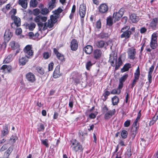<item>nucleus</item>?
Segmentation results:
<instances>
[{
  "label": "nucleus",
  "instance_id": "4468645a",
  "mask_svg": "<svg viewBox=\"0 0 158 158\" xmlns=\"http://www.w3.org/2000/svg\"><path fill=\"white\" fill-rule=\"evenodd\" d=\"M78 45L77 41L75 39H73L70 44V48L73 51H76L78 47Z\"/></svg>",
  "mask_w": 158,
  "mask_h": 158
},
{
  "label": "nucleus",
  "instance_id": "7ed1b4c3",
  "mask_svg": "<svg viewBox=\"0 0 158 158\" xmlns=\"http://www.w3.org/2000/svg\"><path fill=\"white\" fill-rule=\"evenodd\" d=\"M130 28V27L129 26H125L122 28L121 31L123 33L120 35L121 38H125L126 40L130 37L132 32L129 30Z\"/></svg>",
  "mask_w": 158,
  "mask_h": 158
},
{
  "label": "nucleus",
  "instance_id": "13d9d810",
  "mask_svg": "<svg viewBox=\"0 0 158 158\" xmlns=\"http://www.w3.org/2000/svg\"><path fill=\"white\" fill-rule=\"evenodd\" d=\"M121 92L120 90H119L118 91L116 89H113L111 92V94H120Z\"/></svg>",
  "mask_w": 158,
  "mask_h": 158
},
{
  "label": "nucleus",
  "instance_id": "9d476101",
  "mask_svg": "<svg viewBox=\"0 0 158 158\" xmlns=\"http://www.w3.org/2000/svg\"><path fill=\"white\" fill-rule=\"evenodd\" d=\"M13 35V33L9 30L6 31L4 35V40L5 42H8Z\"/></svg>",
  "mask_w": 158,
  "mask_h": 158
},
{
  "label": "nucleus",
  "instance_id": "f8f14e48",
  "mask_svg": "<svg viewBox=\"0 0 158 158\" xmlns=\"http://www.w3.org/2000/svg\"><path fill=\"white\" fill-rule=\"evenodd\" d=\"M53 52L56 55L57 58L59 60L62 62L65 61V59L64 55L59 52L56 48H53Z\"/></svg>",
  "mask_w": 158,
  "mask_h": 158
},
{
  "label": "nucleus",
  "instance_id": "0eeeda50",
  "mask_svg": "<svg viewBox=\"0 0 158 158\" xmlns=\"http://www.w3.org/2000/svg\"><path fill=\"white\" fill-rule=\"evenodd\" d=\"M31 45H27L24 48L23 51L25 54V55H27L28 56H30L31 58L32 57L33 52L31 50Z\"/></svg>",
  "mask_w": 158,
  "mask_h": 158
},
{
  "label": "nucleus",
  "instance_id": "e2e57ef3",
  "mask_svg": "<svg viewBox=\"0 0 158 158\" xmlns=\"http://www.w3.org/2000/svg\"><path fill=\"white\" fill-rule=\"evenodd\" d=\"M131 123V121L130 120H127L124 123V126L125 127H128Z\"/></svg>",
  "mask_w": 158,
  "mask_h": 158
},
{
  "label": "nucleus",
  "instance_id": "3c124183",
  "mask_svg": "<svg viewBox=\"0 0 158 158\" xmlns=\"http://www.w3.org/2000/svg\"><path fill=\"white\" fill-rule=\"evenodd\" d=\"M48 9L47 8L42 9L41 10V13L43 15H46L48 12Z\"/></svg>",
  "mask_w": 158,
  "mask_h": 158
},
{
  "label": "nucleus",
  "instance_id": "423d86ee",
  "mask_svg": "<svg viewBox=\"0 0 158 158\" xmlns=\"http://www.w3.org/2000/svg\"><path fill=\"white\" fill-rule=\"evenodd\" d=\"M124 14V9L121 8L118 12H114L113 16V19L114 22L118 21L122 17Z\"/></svg>",
  "mask_w": 158,
  "mask_h": 158
},
{
  "label": "nucleus",
  "instance_id": "f257e3e1",
  "mask_svg": "<svg viewBox=\"0 0 158 158\" xmlns=\"http://www.w3.org/2000/svg\"><path fill=\"white\" fill-rule=\"evenodd\" d=\"M69 145L73 151L77 152H82L83 148L81 143L75 139H72L69 142Z\"/></svg>",
  "mask_w": 158,
  "mask_h": 158
},
{
  "label": "nucleus",
  "instance_id": "603ef678",
  "mask_svg": "<svg viewBox=\"0 0 158 158\" xmlns=\"http://www.w3.org/2000/svg\"><path fill=\"white\" fill-rule=\"evenodd\" d=\"M139 119H136L135 122L133 123L132 127H135L139 128V123H138V120Z\"/></svg>",
  "mask_w": 158,
  "mask_h": 158
},
{
  "label": "nucleus",
  "instance_id": "4d7b16f0",
  "mask_svg": "<svg viewBox=\"0 0 158 158\" xmlns=\"http://www.w3.org/2000/svg\"><path fill=\"white\" fill-rule=\"evenodd\" d=\"M17 139V137L16 136H12L10 138V140L12 143H15Z\"/></svg>",
  "mask_w": 158,
  "mask_h": 158
},
{
  "label": "nucleus",
  "instance_id": "de8ad7c7",
  "mask_svg": "<svg viewBox=\"0 0 158 158\" xmlns=\"http://www.w3.org/2000/svg\"><path fill=\"white\" fill-rule=\"evenodd\" d=\"M47 23L48 26L49 28L52 27L54 26V24L55 23L53 22H52L50 19L48 20Z\"/></svg>",
  "mask_w": 158,
  "mask_h": 158
},
{
  "label": "nucleus",
  "instance_id": "39448f33",
  "mask_svg": "<svg viewBox=\"0 0 158 158\" xmlns=\"http://www.w3.org/2000/svg\"><path fill=\"white\" fill-rule=\"evenodd\" d=\"M127 53L128 58L132 60H134L135 58L136 52V49L134 47L128 48Z\"/></svg>",
  "mask_w": 158,
  "mask_h": 158
},
{
  "label": "nucleus",
  "instance_id": "c756f323",
  "mask_svg": "<svg viewBox=\"0 0 158 158\" xmlns=\"http://www.w3.org/2000/svg\"><path fill=\"white\" fill-rule=\"evenodd\" d=\"M131 64L129 63H127L123 66V68L121 69V71L122 73L127 71L131 67Z\"/></svg>",
  "mask_w": 158,
  "mask_h": 158
},
{
  "label": "nucleus",
  "instance_id": "dca6fc26",
  "mask_svg": "<svg viewBox=\"0 0 158 158\" xmlns=\"http://www.w3.org/2000/svg\"><path fill=\"white\" fill-rule=\"evenodd\" d=\"M154 66L152 65L149 69V71L148 72V83L149 84H151L152 81V74L153 71L154 69Z\"/></svg>",
  "mask_w": 158,
  "mask_h": 158
},
{
  "label": "nucleus",
  "instance_id": "a19ab883",
  "mask_svg": "<svg viewBox=\"0 0 158 158\" xmlns=\"http://www.w3.org/2000/svg\"><path fill=\"white\" fill-rule=\"evenodd\" d=\"M13 150V147H10L5 152L6 155L7 156H9Z\"/></svg>",
  "mask_w": 158,
  "mask_h": 158
},
{
  "label": "nucleus",
  "instance_id": "bb28decb",
  "mask_svg": "<svg viewBox=\"0 0 158 158\" xmlns=\"http://www.w3.org/2000/svg\"><path fill=\"white\" fill-rule=\"evenodd\" d=\"M1 70H3L4 71L7 70L9 73L12 71V67L11 66L6 64L3 65L1 68Z\"/></svg>",
  "mask_w": 158,
  "mask_h": 158
},
{
  "label": "nucleus",
  "instance_id": "c03bdc74",
  "mask_svg": "<svg viewBox=\"0 0 158 158\" xmlns=\"http://www.w3.org/2000/svg\"><path fill=\"white\" fill-rule=\"evenodd\" d=\"M139 128H136L135 127H132L131 129V132L132 135H133L134 137L137 132V131L138 130Z\"/></svg>",
  "mask_w": 158,
  "mask_h": 158
},
{
  "label": "nucleus",
  "instance_id": "ea45409f",
  "mask_svg": "<svg viewBox=\"0 0 158 158\" xmlns=\"http://www.w3.org/2000/svg\"><path fill=\"white\" fill-rule=\"evenodd\" d=\"M102 109V112L103 113L105 114L107 111H108V108L106 105L103 104L101 107Z\"/></svg>",
  "mask_w": 158,
  "mask_h": 158
},
{
  "label": "nucleus",
  "instance_id": "8fccbe9b",
  "mask_svg": "<svg viewBox=\"0 0 158 158\" xmlns=\"http://www.w3.org/2000/svg\"><path fill=\"white\" fill-rule=\"evenodd\" d=\"M158 34L156 32L154 33L152 35L151 40L157 41Z\"/></svg>",
  "mask_w": 158,
  "mask_h": 158
},
{
  "label": "nucleus",
  "instance_id": "e433bc0d",
  "mask_svg": "<svg viewBox=\"0 0 158 158\" xmlns=\"http://www.w3.org/2000/svg\"><path fill=\"white\" fill-rule=\"evenodd\" d=\"M59 17L58 16L54 14L51 16L50 19L55 23L57 22V19Z\"/></svg>",
  "mask_w": 158,
  "mask_h": 158
},
{
  "label": "nucleus",
  "instance_id": "6e6552de",
  "mask_svg": "<svg viewBox=\"0 0 158 158\" xmlns=\"http://www.w3.org/2000/svg\"><path fill=\"white\" fill-rule=\"evenodd\" d=\"M26 78L28 81L31 83H33L36 80L35 75L31 72L27 73L26 75Z\"/></svg>",
  "mask_w": 158,
  "mask_h": 158
},
{
  "label": "nucleus",
  "instance_id": "1a4fd4ad",
  "mask_svg": "<svg viewBox=\"0 0 158 158\" xmlns=\"http://www.w3.org/2000/svg\"><path fill=\"white\" fill-rule=\"evenodd\" d=\"M86 11V6L83 3L80 5L79 9V14L81 17H84Z\"/></svg>",
  "mask_w": 158,
  "mask_h": 158
},
{
  "label": "nucleus",
  "instance_id": "680f3d73",
  "mask_svg": "<svg viewBox=\"0 0 158 158\" xmlns=\"http://www.w3.org/2000/svg\"><path fill=\"white\" fill-rule=\"evenodd\" d=\"M101 23L100 20H98L96 23V27L98 29H100L101 28Z\"/></svg>",
  "mask_w": 158,
  "mask_h": 158
},
{
  "label": "nucleus",
  "instance_id": "473e14b6",
  "mask_svg": "<svg viewBox=\"0 0 158 158\" xmlns=\"http://www.w3.org/2000/svg\"><path fill=\"white\" fill-rule=\"evenodd\" d=\"M13 19L14 20L15 24L17 26L19 27L20 25V19L19 18L14 16Z\"/></svg>",
  "mask_w": 158,
  "mask_h": 158
},
{
  "label": "nucleus",
  "instance_id": "bf43d9fd",
  "mask_svg": "<svg viewBox=\"0 0 158 158\" xmlns=\"http://www.w3.org/2000/svg\"><path fill=\"white\" fill-rule=\"evenodd\" d=\"M43 56L45 59H47L50 57V55L48 52H45L44 53Z\"/></svg>",
  "mask_w": 158,
  "mask_h": 158
},
{
  "label": "nucleus",
  "instance_id": "864d4df0",
  "mask_svg": "<svg viewBox=\"0 0 158 158\" xmlns=\"http://www.w3.org/2000/svg\"><path fill=\"white\" fill-rule=\"evenodd\" d=\"M37 70L38 72L41 75H43L44 74V69L41 67H39L37 68Z\"/></svg>",
  "mask_w": 158,
  "mask_h": 158
},
{
  "label": "nucleus",
  "instance_id": "9b49d317",
  "mask_svg": "<svg viewBox=\"0 0 158 158\" xmlns=\"http://www.w3.org/2000/svg\"><path fill=\"white\" fill-rule=\"evenodd\" d=\"M30 56H28L27 55H26L24 57H22L19 59V64L20 65H24L28 62V59L31 58Z\"/></svg>",
  "mask_w": 158,
  "mask_h": 158
},
{
  "label": "nucleus",
  "instance_id": "a211bd4d",
  "mask_svg": "<svg viewBox=\"0 0 158 158\" xmlns=\"http://www.w3.org/2000/svg\"><path fill=\"white\" fill-rule=\"evenodd\" d=\"M102 53V51L100 49L95 50L93 53L94 58L96 59H99L101 56Z\"/></svg>",
  "mask_w": 158,
  "mask_h": 158
},
{
  "label": "nucleus",
  "instance_id": "ddd939ff",
  "mask_svg": "<svg viewBox=\"0 0 158 158\" xmlns=\"http://www.w3.org/2000/svg\"><path fill=\"white\" fill-rule=\"evenodd\" d=\"M99 11L101 13H105L107 12L108 7L107 5L105 3L102 4L98 7Z\"/></svg>",
  "mask_w": 158,
  "mask_h": 158
},
{
  "label": "nucleus",
  "instance_id": "4c0bfd02",
  "mask_svg": "<svg viewBox=\"0 0 158 158\" xmlns=\"http://www.w3.org/2000/svg\"><path fill=\"white\" fill-rule=\"evenodd\" d=\"M38 2L36 0H31L30 2V6L33 7H35L37 6Z\"/></svg>",
  "mask_w": 158,
  "mask_h": 158
},
{
  "label": "nucleus",
  "instance_id": "a18cd8bd",
  "mask_svg": "<svg viewBox=\"0 0 158 158\" xmlns=\"http://www.w3.org/2000/svg\"><path fill=\"white\" fill-rule=\"evenodd\" d=\"M42 143L44 145L45 147L48 148L49 146V144L48 143V140L47 139H45L44 140H41Z\"/></svg>",
  "mask_w": 158,
  "mask_h": 158
},
{
  "label": "nucleus",
  "instance_id": "a878e982",
  "mask_svg": "<svg viewBox=\"0 0 158 158\" xmlns=\"http://www.w3.org/2000/svg\"><path fill=\"white\" fill-rule=\"evenodd\" d=\"M18 3L24 9H26L27 7V0H19Z\"/></svg>",
  "mask_w": 158,
  "mask_h": 158
},
{
  "label": "nucleus",
  "instance_id": "0e129e2a",
  "mask_svg": "<svg viewBox=\"0 0 158 158\" xmlns=\"http://www.w3.org/2000/svg\"><path fill=\"white\" fill-rule=\"evenodd\" d=\"M54 65V64L53 62H51L48 64V69L49 71L52 70Z\"/></svg>",
  "mask_w": 158,
  "mask_h": 158
},
{
  "label": "nucleus",
  "instance_id": "79ce46f5",
  "mask_svg": "<svg viewBox=\"0 0 158 158\" xmlns=\"http://www.w3.org/2000/svg\"><path fill=\"white\" fill-rule=\"evenodd\" d=\"M128 76L127 74H125L120 78L119 80V81L123 83L127 79Z\"/></svg>",
  "mask_w": 158,
  "mask_h": 158
},
{
  "label": "nucleus",
  "instance_id": "6ab92c4d",
  "mask_svg": "<svg viewBox=\"0 0 158 158\" xmlns=\"http://www.w3.org/2000/svg\"><path fill=\"white\" fill-rule=\"evenodd\" d=\"M130 20L131 23H136L139 20V17L135 14H132L130 16Z\"/></svg>",
  "mask_w": 158,
  "mask_h": 158
},
{
  "label": "nucleus",
  "instance_id": "c85d7f7f",
  "mask_svg": "<svg viewBox=\"0 0 158 158\" xmlns=\"http://www.w3.org/2000/svg\"><path fill=\"white\" fill-rule=\"evenodd\" d=\"M110 94V92L107 90H105L104 93L102 95V99L103 101H105L108 98V97Z\"/></svg>",
  "mask_w": 158,
  "mask_h": 158
},
{
  "label": "nucleus",
  "instance_id": "2eb2a0df",
  "mask_svg": "<svg viewBox=\"0 0 158 158\" xmlns=\"http://www.w3.org/2000/svg\"><path fill=\"white\" fill-rule=\"evenodd\" d=\"M154 66L152 65L149 69V71L148 72V83L149 84H151L152 81V74L153 71L154 69Z\"/></svg>",
  "mask_w": 158,
  "mask_h": 158
},
{
  "label": "nucleus",
  "instance_id": "20e7f679",
  "mask_svg": "<svg viewBox=\"0 0 158 158\" xmlns=\"http://www.w3.org/2000/svg\"><path fill=\"white\" fill-rule=\"evenodd\" d=\"M112 54H110V60H111L112 61L111 62V64H114V60L116 61V63L115 64V69L116 70H117L118 69L119 67L122 64V60L121 58L120 57H119L118 58V60L117 61V57L116 56H115L114 57L112 56Z\"/></svg>",
  "mask_w": 158,
  "mask_h": 158
},
{
  "label": "nucleus",
  "instance_id": "72a5a7b5",
  "mask_svg": "<svg viewBox=\"0 0 158 158\" xmlns=\"http://www.w3.org/2000/svg\"><path fill=\"white\" fill-rule=\"evenodd\" d=\"M109 35L108 33L102 32L100 33L98 35V37L102 39H106L108 38Z\"/></svg>",
  "mask_w": 158,
  "mask_h": 158
},
{
  "label": "nucleus",
  "instance_id": "393cba45",
  "mask_svg": "<svg viewBox=\"0 0 158 158\" xmlns=\"http://www.w3.org/2000/svg\"><path fill=\"white\" fill-rule=\"evenodd\" d=\"M158 23V18H153L150 24V26L152 28H156Z\"/></svg>",
  "mask_w": 158,
  "mask_h": 158
},
{
  "label": "nucleus",
  "instance_id": "c9c22d12",
  "mask_svg": "<svg viewBox=\"0 0 158 158\" xmlns=\"http://www.w3.org/2000/svg\"><path fill=\"white\" fill-rule=\"evenodd\" d=\"M140 75L139 68V66H138L134 73V78H135V79H139Z\"/></svg>",
  "mask_w": 158,
  "mask_h": 158
},
{
  "label": "nucleus",
  "instance_id": "774afa93",
  "mask_svg": "<svg viewBox=\"0 0 158 158\" xmlns=\"http://www.w3.org/2000/svg\"><path fill=\"white\" fill-rule=\"evenodd\" d=\"M147 29L145 27H142L140 29V31L141 34H143L147 31Z\"/></svg>",
  "mask_w": 158,
  "mask_h": 158
},
{
  "label": "nucleus",
  "instance_id": "49530a36",
  "mask_svg": "<svg viewBox=\"0 0 158 158\" xmlns=\"http://www.w3.org/2000/svg\"><path fill=\"white\" fill-rule=\"evenodd\" d=\"M98 113V112L97 111H95L94 113H92L89 114V117L90 118H96Z\"/></svg>",
  "mask_w": 158,
  "mask_h": 158
},
{
  "label": "nucleus",
  "instance_id": "5701e85b",
  "mask_svg": "<svg viewBox=\"0 0 158 158\" xmlns=\"http://www.w3.org/2000/svg\"><path fill=\"white\" fill-rule=\"evenodd\" d=\"M56 0H51L49 1L48 3L49 9L51 10L56 7Z\"/></svg>",
  "mask_w": 158,
  "mask_h": 158
},
{
  "label": "nucleus",
  "instance_id": "09e8293b",
  "mask_svg": "<svg viewBox=\"0 0 158 158\" xmlns=\"http://www.w3.org/2000/svg\"><path fill=\"white\" fill-rule=\"evenodd\" d=\"M107 24L109 26H111L113 24V21L111 17L107 18Z\"/></svg>",
  "mask_w": 158,
  "mask_h": 158
},
{
  "label": "nucleus",
  "instance_id": "412c9836",
  "mask_svg": "<svg viewBox=\"0 0 158 158\" xmlns=\"http://www.w3.org/2000/svg\"><path fill=\"white\" fill-rule=\"evenodd\" d=\"M61 76L60 73V67L57 66L55 69L53 74V77L56 78L59 77Z\"/></svg>",
  "mask_w": 158,
  "mask_h": 158
},
{
  "label": "nucleus",
  "instance_id": "58836bf2",
  "mask_svg": "<svg viewBox=\"0 0 158 158\" xmlns=\"http://www.w3.org/2000/svg\"><path fill=\"white\" fill-rule=\"evenodd\" d=\"M12 60V56L8 55L7 57L4 60L3 63H9Z\"/></svg>",
  "mask_w": 158,
  "mask_h": 158
},
{
  "label": "nucleus",
  "instance_id": "2f4dec72",
  "mask_svg": "<svg viewBox=\"0 0 158 158\" xmlns=\"http://www.w3.org/2000/svg\"><path fill=\"white\" fill-rule=\"evenodd\" d=\"M112 101L114 106L116 105L119 102L118 98L117 96H115L112 98Z\"/></svg>",
  "mask_w": 158,
  "mask_h": 158
},
{
  "label": "nucleus",
  "instance_id": "f3484780",
  "mask_svg": "<svg viewBox=\"0 0 158 158\" xmlns=\"http://www.w3.org/2000/svg\"><path fill=\"white\" fill-rule=\"evenodd\" d=\"M115 112L114 109L108 110L105 114V118H111L113 115L115 114Z\"/></svg>",
  "mask_w": 158,
  "mask_h": 158
},
{
  "label": "nucleus",
  "instance_id": "cd10ccee",
  "mask_svg": "<svg viewBox=\"0 0 158 158\" xmlns=\"http://www.w3.org/2000/svg\"><path fill=\"white\" fill-rule=\"evenodd\" d=\"M26 27L28 28L30 31H33L35 28L36 24L35 23L31 22L30 23H27L26 24Z\"/></svg>",
  "mask_w": 158,
  "mask_h": 158
},
{
  "label": "nucleus",
  "instance_id": "6e6d98bb",
  "mask_svg": "<svg viewBox=\"0 0 158 158\" xmlns=\"http://www.w3.org/2000/svg\"><path fill=\"white\" fill-rule=\"evenodd\" d=\"M92 65V64L91 62L90 61H89L87 62L86 64V68L87 70H89L90 68Z\"/></svg>",
  "mask_w": 158,
  "mask_h": 158
},
{
  "label": "nucleus",
  "instance_id": "f704fd0d",
  "mask_svg": "<svg viewBox=\"0 0 158 158\" xmlns=\"http://www.w3.org/2000/svg\"><path fill=\"white\" fill-rule=\"evenodd\" d=\"M62 11L63 10L59 7L57 10L53 11L52 12L54 15L59 17L60 14L62 12Z\"/></svg>",
  "mask_w": 158,
  "mask_h": 158
},
{
  "label": "nucleus",
  "instance_id": "f03ea898",
  "mask_svg": "<svg viewBox=\"0 0 158 158\" xmlns=\"http://www.w3.org/2000/svg\"><path fill=\"white\" fill-rule=\"evenodd\" d=\"M47 19L45 16L41 15L36 16L34 19V21L36 22L39 27V30L41 31L43 26V22H45Z\"/></svg>",
  "mask_w": 158,
  "mask_h": 158
},
{
  "label": "nucleus",
  "instance_id": "338daca9",
  "mask_svg": "<svg viewBox=\"0 0 158 158\" xmlns=\"http://www.w3.org/2000/svg\"><path fill=\"white\" fill-rule=\"evenodd\" d=\"M8 148V146L7 145V144H4L1 148L0 149V151L1 152H2L5 150L6 149H7V148Z\"/></svg>",
  "mask_w": 158,
  "mask_h": 158
},
{
  "label": "nucleus",
  "instance_id": "37998d69",
  "mask_svg": "<svg viewBox=\"0 0 158 158\" xmlns=\"http://www.w3.org/2000/svg\"><path fill=\"white\" fill-rule=\"evenodd\" d=\"M127 132L125 130H123L121 132V137L124 139H126L127 136Z\"/></svg>",
  "mask_w": 158,
  "mask_h": 158
},
{
  "label": "nucleus",
  "instance_id": "b1692460",
  "mask_svg": "<svg viewBox=\"0 0 158 158\" xmlns=\"http://www.w3.org/2000/svg\"><path fill=\"white\" fill-rule=\"evenodd\" d=\"M9 132L8 127L7 125H6L3 127L1 131L2 137L8 134Z\"/></svg>",
  "mask_w": 158,
  "mask_h": 158
},
{
  "label": "nucleus",
  "instance_id": "7c9ffc66",
  "mask_svg": "<svg viewBox=\"0 0 158 158\" xmlns=\"http://www.w3.org/2000/svg\"><path fill=\"white\" fill-rule=\"evenodd\" d=\"M150 45L152 49H156L157 46V41L151 40Z\"/></svg>",
  "mask_w": 158,
  "mask_h": 158
},
{
  "label": "nucleus",
  "instance_id": "4be33fe9",
  "mask_svg": "<svg viewBox=\"0 0 158 158\" xmlns=\"http://www.w3.org/2000/svg\"><path fill=\"white\" fill-rule=\"evenodd\" d=\"M106 45L108 44L107 43H105V42L103 40H100L97 41L96 43V46L98 48H102L106 45Z\"/></svg>",
  "mask_w": 158,
  "mask_h": 158
},
{
  "label": "nucleus",
  "instance_id": "052dcab7",
  "mask_svg": "<svg viewBox=\"0 0 158 158\" xmlns=\"http://www.w3.org/2000/svg\"><path fill=\"white\" fill-rule=\"evenodd\" d=\"M40 13V10L39 9H35L33 10V13L35 15H37Z\"/></svg>",
  "mask_w": 158,
  "mask_h": 158
},
{
  "label": "nucleus",
  "instance_id": "69168bd1",
  "mask_svg": "<svg viewBox=\"0 0 158 158\" xmlns=\"http://www.w3.org/2000/svg\"><path fill=\"white\" fill-rule=\"evenodd\" d=\"M138 80H139V79H135V78H134V80H133L131 84V88L133 89L134 86L135 85L136 82H137V81Z\"/></svg>",
  "mask_w": 158,
  "mask_h": 158
},
{
  "label": "nucleus",
  "instance_id": "5fc2aeb1",
  "mask_svg": "<svg viewBox=\"0 0 158 158\" xmlns=\"http://www.w3.org/2000/svg\"><path fill=\"white\" fill-rule=\"evenodd\" d=\"M10 44L12 49H16L17 48L18 45L17 44H16L15 41H12L11 42Z\"/></svg>",
  "mask_w": 158,
  "mask_h": 158
},
{
  "label": "nucleus",
  "instance_id": "aec40b11",
  "mask_svg": "<svg viewBox=\"0 0 158 158\" xmlns=\"http://www.w3.org/2000/svg\"><path fill=\"white\" fill-rule=\"evenodd\" d=\"M83 50L87 54H90L92 52L93 48L92 46L87 45L85 47Z\"/></svg>",
  "mask_w": 158,
  "mask_h": 158
}]
</instances>
